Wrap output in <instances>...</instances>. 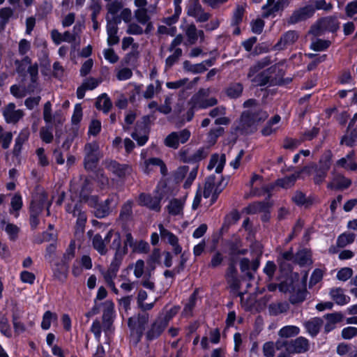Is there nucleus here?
<instances>
[{
  "label": "nucleus",
  "mask_w": 357,
  "mask_h": 357,
  "mask_svg": "<svg viewBox=\"0 0 357 357\" xmlns=\"http://www.w3.org/2000/svg\"><path fill=\"white\" fill-rule=\"evenodd\" d=\"M225 260L223 254L219 250L216 251L211 258V261L208 263V267L211 268H216L220 266Z\"/></svg>",
  "instance_id": "50"
},
{
  "label": "nucleus",
  "mask_w": 357,
  "mask_h": 357,
  "mask_svg": "<svg viewBox=\"0 0 357 357\" xmlns=\"http://www.w3.org/2000/svg\"><path fill=\"white\" fill-rule=\"evenodd\" d=\"M291 201L298 206H304L307 208L314 204V197L312 195L307 197L305 192L296 190L291 197Z\"/></svg>",
  "instance_id": "17"
},
{
  "label": "nucleus",
  "mask_w": 357,
  "mask_h": 357,
  "mask_svg": "<svg viewBox=\"0 0 357 357\" xmlns=\"http://www.w3.org/2000/svg\"><path fill=\"white\" fill-rule=\"evenodd\" d=\"M122 240L121 237V234L119 231L115 232L114 238H113L109 248L112 250H115V253L122 254L123 255V247Z\"/></svg>",
  "instance_id": "55"
},
{
  "label": "nucleus",
  "mask_w": 357,
  "mask_h": 357,
  "mask_svg": "<svg viewBox=\"0 0 357 357\" xmlns=\"http://www.w3.org/2000/svg\"><path fill=\"white\" fill-rule=\"evenodd\" d=\"M23 206L22 197L20 193H15L10 201V213H13V211L18 213ZM19 213L16 215L18 216Z\"/></svg>",
  "instance_id": "45"
},
{
  "label": "nucleus",
  "mask_w": 357,
  "mask_h": 357,
  "mask_svg": "<svg viewBox=\"0 0 357 357\" xmlns=\"http://www.w3.org/2000/svg\"><path fill=\"white\" fill-rule=\"evenodd\" d=\"M313 166L314 172L313 182L315 185H320L325 181L328 176V171H326L322 168L317 167L316 162L313 164Z\"/></svg>",
  "instance_id": "38"
},
{
  "label": "nucleus",
  "mask_w": 357,
  "mask_h": 357,
  "mask_svg": "<svg viewBox=\"0 0 357 357\" xmlns=\"http://www.w3.org/2000/svg\"><path fill=\"white\" fill-rule=\"evenodd\" d=\"M303 222L299 219L293 227L292 231L285 239V243L291 242L302 230Z\"/></svg>",
  "instance_id": "59"
},
{
  "label": "nucleus",
  "mask_w": 357,
  "mask_h": 357,
  "mask_svg": "<svg viewBox=\"0 0 357 357\" xmlns=\"http://www.w3.org/2000/svg\"><path fill=\"white\" fill-rule=\"evenodd\" d=\"M70 267L62 264L61 261L54 264L53 268L54 277L59 280H65L68 278Z\"/></svg>",
  "instance_id": "30"
},
{
  "label": "nucleus",
  "mask_w": 357,
  "mask_h": 357,
  "mask_svg": "<svg viewBox=\"0 0 357 357\" xmlns=\"http://www.w3.org/2000/svg\"><path fill=\"white\" fill-rule=\"evenodd\" d=\"M83 116L82 107L80 103L75 105L73 114L71 117V123L73 126L78 128Z\"/></svg>",
  "instance_id": "47"
},
{
  "label": "nucleus",
  "mask_w": 357,
  "mask_h": 357,
  "mask_svg": "<svg viewBox=\"0 0 357 357\" xmlns=\"http://www.w3.org/2000/svg\"><path fill=\"white\" fill-rule=\"evenodd\" d=\"M178 132H172L164 139V144L169 148L177 149L179 146Z\"/></svg>",
  "instance_id": "46"
},
{
  "label": "nucleus",
  "mask_w": 357,
  "mask_h": 357,
  "mask_svg": "<svg viewBox=\"0 0 357 357\" xmlns=\"http://www.w3.org/2000/svg\"><path fill=\"white\" fill-rule=\"evenodd\" d=\"M215 176H209L205 183L203 196L204 198H208L212 195V191L215 187Z\"/></svg>",
  "instance_id": "51"
},
{
  "label": "nucleus",
  "mask_w": 357,
  "mask_h": 357,
  "mask_svg": "<svg viewBox=\"0 0 357 357\" xmlns=\"http://www.w3.org/2000/svg\"><path fill=\"white\" fill-rule=\"evenodd\" d=\"M312 4L308 3L294 10L287 20L289 24L307 21L314 16Z\"/></svg>",
  "instance_id": "8"
},
{
  "label": "nucleus",
  "mask_w": 357,
  "mask_h": 357,
  "mask_svg": "<svg viewBox=\"0 0 357 357\" xmlns=\"http://www.w3.org/2000/svg\"><path fill=\"white\" fill-rule=\"evenodd\" d=\"M15 103L10 102L3 111V115L8 123H17L23 117L22 111L20 109L15 110Z\"/></svg>",
  "instance_id": "16"
},
{
  "label": "nucleus",
  "mask_w": 357,
  "mask_h": 357,
  "mask_svg": "<svg viewBox=\"0 0 357 357\" xmlns=\"http://www.w3.org/2000/svg\"><path fill=\"white\" fill-rule=\"evenodd\" d=\"M323 325V320L320 317H314L304 324L307 332L312 337H316Z\"/></svg>",
  "instance_id": "21"
},
{
  "label": "nucleus",
  "mask_w": 357,
  "mask_h": 357,
  "mask_svg": "<svg viewBox=\"0 0 357 357\" xmlns=\"http://www.w3.org/2000/svg\"><path fill=\"white\" fill-rule=\"evenodd\" d=\"M277 270V266L273 261H267L263 268V272L267 275L269 280H273Z\"/></svg>",
  "instance_id": "61"
},
{
  "label": "nucleus",
  "mask_w": 357,
  "mask_h": 357,
  "mask_svg": "<svg viewBox=\"0 0 357 357\" xmlns=\"http://www.w3.org/2000/svg\"><path fill=\"white\" fill-rule=\"evenodd\" d=\"M57 314L55 312H52L50 310L45 312L43 315V319L41 322V328L43 330L47 331L50 329L52 321L57 320Z\"/></svg>",
  "instance_id": "39"
},
{
  "label": "nucleus",
  "mask_w": 357,
  "mask_h": 357,
  "mask_svg": "<svg viewBox=\"0 0 357 357\" xmlns=\"http://www.w3.org/2000/svg\"><path fill=\"white\" fill-rule=\"evenodd\" d=\"M176 184L169 179L160 181L155 190V192L161 197V200L176 195Z\"/></svg>",
  "instance_id": "9"
},
{
  "label": "nucleus",
  "mask_w": 357,
  "mask_h": 357,
  "mask_svg": "<svg viewBox=\"0 0 357 357\" xmlns=\"http://www.w3.org/2000/svg\"><path fill=\"white\" fill-rule=\"evenodd\" d=\"M0 331L7 337H10L12 336L10 326L8 318L5 315H3L0 318Z\"/></svg>",
  "instance_id": "57"
},
{
  "label": "nucleus",
  "mask_w": 357,
  "mask_h": 357,
  "mask_svg": "<svg viewBox=\"0 0 357 357\" xmlns=\"http://www.w3.org/2000/svg\"><path fill=\"white\" fill-rule=\"evenodd\" d=\"M352 183L350 178H347L342 174H337L333 179V182L327 184V188L330 190H343L349 188Z\"/></svg>",
  "instance_id": "15"
},
{
  "label": "nucleus",
  "mask_w": 357,
  "mask_h": 357,
  "mask_svg": "<svg viewBox=\"0 0 357 357\" xmlns=\"http://www.w3.org/2000/svg\"><path fill=\"white\" fill-rule=\"evenodd\" d=\"M134 202L132 199L127 200L121 206L119 218L124 222H128L132 219L133 212L132 207Z\"/></svg>",
  "instance_id": "22"
},
{
  "label": "nucleus",
  "mask_w": 357,
  "mask_h": 357,
  "mask_svg": "<svg viewBox=\"0 0 357 357\" xmlns=\"http://www.w3.org/2000/svg\"><path fill=\"white\" fill-rule=\"evenodd\" d=\"M184 204L185 200L173 198L169 201V204L167 206V211L170 215L174 216L183 214Z\"/></svg>",
  "instance_id": "25"
},
{
  "label": "nucleus",
  "mask_w": 357,
  "mask_h": 357,
  "mask_svg": "<svg viewBox=\"0 0 357 357\" xmlns=\"http://www.w3.org/2000/svg\"><path fill=\"white\" fill-rule=\"evenodd\" d=\"M268 117V114L261 109L257 111H244L241 116V127L245 133L253 132L257 123L264 121Z\"/></svg>",
  "instance_id": "3"
},
{
  "label": "nucleus",
  "mask_w": 357,
  "mask_h": 357,
  "mask_svg": "<svg viewBox=\"0 0 357 357\" xmlns=\"http://www.w3.org/2000/svg\"><path fill=\"white\" fill-rule=\"evenodd\" d=\"M340 28V22L335 15H329L319 18L311 26V31L315 36H321L325 33L335 34Z\"/></svg>",
  "instance_id": "1"
},
{
  "label": "nucleus",
  "mask_w": 357,
  "mask_h": 357,
  "mask_svg": "<svg viewBox=\"0 0 357 357\" xmlns=\"http://www.w3.org/2000/svg\"><path fill=\"white\" fill-rule=\"evenodd\" d=\"M99 144L97 142L86 143L84 146L86 155L84 159V168L86 170H93L99 161Z\"/></svg>",
  "instance_id": "7"
},
{
  "label": "nucleus",
  "mask_w": 357,
  "mask_h": 357,
  "mask_svg": "<svg viewBox=\"0 0 357 357\" xmlns=\"http://www.w3.org/2000/svg\"><path fill=\"white\" fill-rule=\"evenodd\" d=\"M73 216L77 217L76 230L84 231L85 225L87 220L86 213L82 211V206L79 204H75L73 206Z\"/></svg>",
  "instance_id": "20"
},
{
  "label": "nucleus",
  "mask_w": 357,
  "mask_h": 357,
  "mask_svg": "<svg viewBox=\"0 0 357 357\" xmlns=\"http://www.w3.org/2000/svg\"><path fill=\"white\" fill-rule=\"evenodd\" d=\"M225 245L228 248V255L238 257L239 248L242 246V241L239 237H236L234 240L228 239L225 241Z\"/></svg>",
  "instance_id": "32"
},
{
  "label": "nucleus",
  "mask_w": 357,
  "mask_h": 357,
  "mask_svg": "<svg viewBox=\"0 0 357 357\" xmlns=\"http://www.w3.org/2000/svg\"><path fill=\"white\" fill-rule=\"evenodd\" d=\"M294 179V178H293L291 175H289L284 178H278L276 181V183L278 186L284 189H287L295 185L296 182Z\"/></svg>",
  "instance_id": "62"
},
{
  "label": "nucleus",
  "mask_w": 357,
  "mask_h": 357,
  "mask_svg": "<svg viewBox=\"0 0 357 357\" xmlns=\"http://www.w3.org/2000/svg\"><path fill=\"white\" fill-rule=\"evenodd\" d=\"M161 197L157 195L153 197L149 193L142 192L139 195L138 204L141 206H145L147 208L160 212L161 210Z\"/></svg>",
  "instance_id": "10"
},
{
  "label": "nucleus",
  "mask_w": 357,
  "mask_h": 357,
  "mask_svg": "<svg viewBox=\"0 0 357 357\" xmlns=\"http://www.w3.org/2000/svg\"><path fill=\"white\" fill-rule=\"evenodd\" d=\"M312 263L311 251L307 248L298 250L295 254L294 264L301 267L310 265Z\"/></svg>",
  "instance_id": "18"
},
{
  "label": "nucleus",
  "mask_w": 357,
  "mask_h": 357,
  "mask_svg": "<svg viewBox=\"0 0 357 357\" xmlns=\"http://www.w3.org/2000/svg\"><path fill=\"white\" fill-rule=\"evenodd\" d=\"M286 275L285 280L282 281L278 286L280 290L284 292L294 290V280L298 278V274L297 273H293V271Z\"/></svg>",
  "instance_id": "28"
},
{
  "label": "nucleus",
  "mask_w": 357,
  "mask_h": 357,
  "mask_svg": "<svg viewBox=\"0 0 357 357\" xmlns=\"http://www.w3.org/2000/svg\"><path fill=\"white\" fill-rule=\"evenodd\" d=\"M324 317L325 318V319L327 321H328L334 325H336V324L340 323L341 321H342V320L344 319V315L341 312H333V313L326 314L324 316Z\"/></svg>",
  "instance_id": "60"
},
{
  "label": "nucleus",
  "mask_w": 357,
  "mask_h": 357,
  "mask_svg": "<svg viewBox=\"0 0 357 357\" xmlns=\"http://www.w3.org/2000/svg\"><path fill=\"white\" fill-rule=\"evenodd\" d=\"M125 255H126L119 254L118 252L114 253V257L109 267V273H111L113 275H116V274L119 271V269L120 268V266L122 263V261Z\"/></svg>",
  "instance_id": "41"
},
{
  "label": "nucleus",
  "mask_w": 357,
  "mask_h": 357,
  "mask_svg": "<svg viewBox=\"0 0 357 357\" xmlns=\"http://www.w3.org/2000/svg\"><path fill=\"white\" fill-rule=\"evenodd\" d=\"M135 17L137 22L143 25L150 20L146 8H138L135 11Z\"/></svg>",
  "instance_id": "56"
},
{
  "label": "nucleus",
  "mask_w": 357,
  "mask_h": 357,
  "mask_svg": "<svg viewBox=\"0 0 357 357\" xmlns=\"http://www.w3.org/2000/svg\"><path fill=\"white\" fill-rule=\"evenodd\" d=\"M167 321L162 320V317H158L151 324L146 333V339L151 342L158 339L167 328Z\"/></svg>",
  "instance_id": "12"
},
{
  "label": "nucleus",
  "mask_w": 357,
  "mask_h": 357,
  "mask_svg": "<svg viewBox=\"0 0 357 357\" xmlns=\"http://www.w3.org/2000/svg\"><path fill=\"white\" fill-rule=\"evenodd\" d=\"M206 156L207 153L205 151L204 149L202 147L199 148L195 153L190 155V158H188L187 160H184V162L192 164L197 163L206 158Z\"/></svg>",
  "instance_id": "48"
},
{
  "label": "nucleus",
  "mask_w": 357,
  "mask_h": 357,
  "mask_svg": "<svg viewBox=\"0 0 357 357\" xmlns=\"http://www.w3.org/2000/svg\"><path fill=\"white\" fill-rule=\"evenodd\" d=\"M272 189L273 188L269 187L263 188L264 192L267 193L268 195L264 201H257L259 213L268 212V210H271L273 206V202L271 200Z\"/></svg>",
  "instance_id": "26"
},
{
  "label": "nucleus",
  "mask_w": 357,
  "mask_h": 357,
  "mask_svg": "<svg viewBox=\"0 0 357 357\" xmlns=\"http://www.w3.org/2000/svg\"><path fill=\"white\" fill-rule=\"evenodd\" d=\"M96 107L98 109H102L104 113L109 112L112 107V103L107 93H102L97 100Z\"/></svg>",
  "instance_id": "36"
},
{
  "label": "nucleus",
  "mask_w": 357,
  "mask_h": 357,
  "mask_svg": "<svg viewBox=\"0 0 357 357\" xmlns=\"http://www.w3.org/2000/svg\"><path fill=\"white\" fill-rule=\"evenodd\" d=\"M148 321L149 314L146 312L139 313L137 317H130L128 319V326L133 339H135V344L141 341Z\"/></svg>",
  "instance_id": "4"
},
{
  "label": "nucleus",
  "mask_w": 357,
  "mask_h": 357,
  "mask_svg": "<svg viewBox=\"0 0 357 357\" xmlns=\"http://www.w3.org/2000/svg\"><path fill=\"white\" fill-rule=\"evenodd\" d=\"M114 202V197L109 195L105 201H100L98 195L93 196L90 202L87 204L90 208L93 209L94 216L98 219L107 217L116 208V203Z\"/></svg>",
  "instance_id": "2"
},
{
  "label": "nucleus",
  "mask_w": 357,
  "mask_h": 357,
  "mask_svg": "<svg viewBox=\"0 0 357 357\" xmlns=\"http://www.w3.org/2000/svg\"><path fill=\"white\" fill-rule=\"evenodd\" d=\"M92 246L100 255H105L107 253V248L105 241L100 234H96L92 238Z\"/></svg>",
  "instance_id": "33"
},
{
  "label": "nucleus",
  "mask_w": 357,
  "mask_h": 357,
  "mask_svg": "<svg viewBox=\"0 0 357 357\" xmlns=\"http://www.w3.org/2000/svg\"><path fill=\"white\" fill-rule=\"evenodd\" d=\"M47 193L45 191H42L34 195L29 208V213L41 214L47 202Z\"/></svg>",
  "instance_id": "13"
},
{
  "label": "nucleus",
  "mask_w": 357,
  "mask_h": 357,
  "mask_svg": "<svg viewBox=\"0 0 357 357\" xmlns=\"http://www.w3.org/2000/svg\"><path fill=\"white\" fill-rule=\"evenodd\" d=\"M355 234L353 233H343L337 239V245L339 248H344L348 244L352 243L355 240Z\"/></svg>",
  "instance_id": "44"
},
{
  "label": "nucleus",
  "mask_w": 357,
  "mask_h": 357,
  "mask_svg": "<svg viewBox=\"0 0 357 357\" xmlns=\"http://www.w3.org/2000/svg\"><path fill=\"white\" fill-rule=\"evenodd\" d=\"M227 268L225 271V279L229 287L233 290H238L240 289V281L238 280V273L237 270V263L238 261V256L228 255Z\"/></svg>",
  "instance_id": "6"
},
{
  "label": "nucleus",
  "mask_w": 357,
  "mask_h": 357,
  "mask_svg": "<svg viewBox=\"0 0 357 357\" xmlns=\"http://www.w3.org/2000/svg\"><path fill=\"white\" fill-rule=\"evenodd\" d=\"M353 275V270L349 267H344L340 268L336 275L337 278L340 280L345 282L351 278Z\"/></svg>",
  "instance_id": "64"
},
{
  "label": "nucleus",
  "mask_w": 357,
  "mask_h": 357,
  "mask_svg": "<svg viewBox=\"0 0 357 357\" xmlns=\"http://www.w3.org/2000/svg\"><path fill=\"white\" fill-rule=\"evenodd\" d=\"M243 91V85L241 82H231L225 89V93L230 99L240 98Z\"/></svg>",
  "instance_id": "23"
},
{
  "label": "nucleus",
  "mask_w": 357,
  "mask_h": 357,
  "mask_svg": "<svg viewBox=\"0 0 357 357\" xmlns=\"http://www.w3.org/2000/svg\"><path fill=\"white\" fill-rule=\"evenodd\" d=\"M333 153L331 150H326L321 155L317 167L329 171L333 162Z\"/></svg>",
  "instance_id": "31"
},
{
  "label": "nucleus",
  "mask_w": 357,
  "mask_h": 357,
  "mask_svg": "<svg viewBox=\"0 0 357 357\" xmlns=\"http://www.w3.org/2000/svg\"><path fill=\"white\" fill-rule=\"evenodd\" d=\"M103 307L102 322L106 321H114V304L112 301L107 300L101 303Z\"/></svg>",
  "instance_id": "34"
},
{
  "label": "nucleus",
  "mask_w": 357,
  "mask_h": 357,
  "mask_svg": "<svg viewBox=\"0 0 357 357\" xmlns=\"http://www.w3.org/2000/svg\"><path fill=\"white\" fill-rule=\"evenodd\" d=\"M331 45V42L328 40L317 38L310 44V49L315 52H321L326 50Z\"/></svg>",
  "instance_id": "43"
},
{
  "label": "nucleus",
  "mask_w": 357,
  "mask_h": 357,
  "mask_svg": "<svg viewBox=\"0 0 357 357\" xmlns=\"http://www.w3.org/2000/svg\"><path fill=\"white\" fill-rule=\"evenodd\" d=\"M244 13L245 8L242 6L238 5L233 14L231 26L240 25L243 21Z\"/></svg>",
  "instance_id": "49"
},
{
  "label": "nucleus",
  "mask_w": 357,
  "mask_h": 357,
  "mask_svg": "<svg viewBox=\"0 0 357 357\" xmlns=\"http://www.w3.org/2000/svg\"><path fill=\"white\" fill-rule=\"evenodd\" d=\"M107 169L115 176L122 178L126 176L128 170L130 169V167L127 164H121L116 160H111L107 165Z\"/></svg>",
  "instance_id": "19"
},
{
  "label": "nucleus",
  "mask_w": 357,
  "mask_h": 357,
  "mask_svg": "<svg viewBox=\"0 0 357 357\" xmlns=\"http://www.w3.org/2000/svg\"><path fill=\"white\" fill-rule=\"evenodd\" d=\"M78 135V128H73L72 131L68 133L66 138L62 143L61 147L65 150H69L74 139Z\"/></svg>",
  "instance_id": "53"
},
{
  "label": "nucleus",
  "mask_w": 357,
  "mask_h": 357,
  "mask_svg": "<svg viewBox=\"0 0 357 357\" xmlns=\"http://www.w3.org/2000/svg\"><path fill=\"white\" fill-rule=\"evenodd\" d=\"M264 25L265 22L262 19L257 18L250 23L251 30L254 33L259 35L262 33Z\"/></svg>",
  "instance_id": "63"
},
{
  "label": "nucleus",
  "mask_w": 357,
  "mask_h": 357,
  "mask_svg": "<svg viewBox=\"0 0 357 357\" xmlns=\"http://www.w3.org/2000/svg\"><path fill=\"white\" fill-rule=\"evenodd\" d=\"M76 253V243L74 239L70 241L68 248L62 255L61 262L70 267V261L75 258Z\"/></svg>",
  "instance_id": "27"
},
{
  "label": "nucleus",
  "mask_w": 357,
  "mask_h": 357,
  "mask_svg": "<svg viewBox=\"0 0 357 357\" xmlns=\"http://www.w3.org/2000/svg\"><path fill=\"white\" fill-rule=\"evenodd\" d=\"M280 343L279 341L276 342L278 349L284 347L285 351L291 354H303L310 349L309 340L303 336L298 337L294 340H284L279 347Z\"/></svg>",
  "instance_id": "5"
},
{
  "label": "nucleus",
  "mask_w": 357,
  "mask_h": 357,
  "mask_svg": "<svg viewBox=\"0 0 357 357\" xmlns=\"http://www.w3.org/2000/svg\"><path fill=\"white\" fill-rule=\"evenodd\" d=\"M224 181H225L224 176H221V180L216 185H215V187L213 188L214 191L211 195V204H214L217 201L219 195L222 192V190L225 189V188L227 185V182L225 183H223Z\"/></svg>",
  "instance_id": "52"
},
{
  "label": "nucleus",
  "mask_w": 357,
  "mask_h": 357,
  "mask_svg": "<svg viewBox=\"0 0 357 357\" xmlns=\"http://www.w3.org/2000/svg\"><path fill=\"white\" fill-rule=\"evenodd\" d=\"M202 8L199 0H192L186 6L187 15L190 17H196L198 13L202 10Z\"/></svg>",
  "instance_id": "42"
},
{
  "label": "nucleus",
  "mask_w": 357,
  "mask_h": 357,
  "mask_svg": "<svg viewBox=\"0 0 357 357\" xmlns=\"http://www.w3.org/2000/svg\"><path fill=\"white\" fill-rule=\"evenodd\" d=\"M299 34L297 31L289 30L282 33L278 41L274 45V50L281 51L294 45L298 39Z\"/></svg>",
  "instance_id": "11"
},
{
  "label": "nucleus",
  "mask_w": 357,
  "mask_h": 357,
  "mask_svg": "<svg viewBox=\"0 0 357 357\" xmlns=\"http://www.w3.org/2000/svg\"><path fill=\"white\" fill-rule=\"evenodd\" d=\"M270 81V76L265 71L256 75L251 80L252 84L255 86H265Z\"/></svg>",
  "instance_id": "40"
},
{
  "label": "nucleus",
  "mask_w": 357,
  "mask_h": 357,
  "mask_svg": "<svg viewBox=\"0 0 357 357\" xmlns=\"http://www.w3.org/2000/svg\"><path fill=\"white\" fill-rule=\"evenodd\" d=\"M300 333V328L296 326L288 325L281 328L278 332L280 337H291L298 335Z\"/></svg>",
  "instance_id": "37"
},
{
  "label": "nucleus",
  "mask_w": 357,
  "mask_h": 357,
  "mask_svg": "<svg viewBox=\"0 0 357 357\" xmlns=\"http://www.w3.org/2000/svg\"><path fill=\"white\" fill-rule=\"evenodd\" d=\"M93 183L91 178L85 177L79 186L78 192L80 202L86 203L87 204L90 202V200L93 196L91 195V193L93 191Z\"/></svg>",
  "instance_id": "14"
},
{
  "label": "nucleus",
  "mask_w": 357,
  "mask_h": 357,
  "mask_svg": "<svg viewBox=\"0 0 357 357\" xmlns=\"http://www.w3.org/2000/svg\"><path fill=\"white\" fill-rule=\"evenodd\" d=\"M312 8L314 14L316 10H319L328 11L333 8V4L331 3H327L326 0H314L313 1Z\"/></svg>",
  "instance_id": "58"
},
{
  "label": "nucleus",
  "mask_w": 357,
  "mask_h": 357,
  "mask_svg": "<svg viewBox=\"0 0 357 357\" xmlns=\"http://www.w3.org/2000/svg\"><path fill=\"white\" fill-rule=\"evenodd\" d=\"M107 33V44L109 46H113L119 43V38L117 36L118 26L116 24H112L110 20H107L106 26Z\"/></svg>",
  "instance_id": "24"
},
{
  "label": "nucleus",
  "mask_w": 357,
  "mask_h": 357,
  "mask_svg": "<svg viewBox=\"0 0 357 357\" xmlns=\"http://www.w3.org/2000/svg\"><path fill=\"white\" fill-rule=\"evenodd\" d=\"M159 228L161 236L162 238L167 237V241L171 245L177 244L178 238L174 234L165 229L162 225H160Z\"/></svg>",
  "instance_id": "54"
},
{
  "label": "nucleus",
  "mask_w": 357,
  "mask_h": 357,
  "mask_svg": "<svg viewBox=\"0 0 357 357\" xmlns=\"http://www.w3.org/2000/svg\"><path fill=\"white\" fill-rule=\"evenodd\" d=\"M330 295L335 303L339 305H346L350 301L349 296L344 294L343 290L340 287L332 289Z\"/></svg>",
  "instance_id": "29"
},
{
  "label": "nucleus",
  "mask_w": 357,
  "mask_h": 357,
  "mask_svg": "<svg viewBox=\"0 0 357 357\" xmlns=\"http://www.w3.org/2000/svg\"><path fill=\"white\" fill-rule=\"evenodd\" d=\"M357 142V128L351 129L349 135H344L341 139L340 145H346L348 147H353Z\"/></svg>",
  "instance_id": "35"
}]
</instances>
